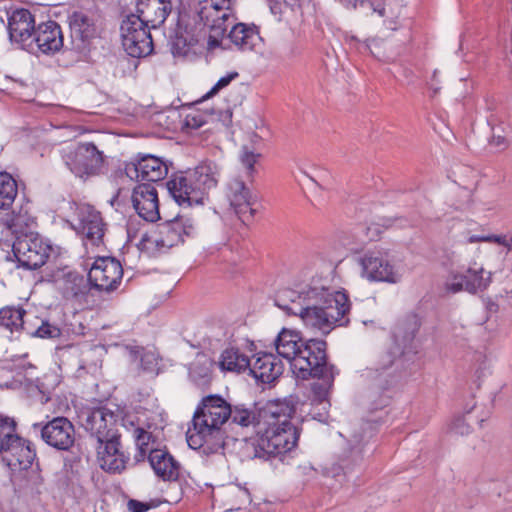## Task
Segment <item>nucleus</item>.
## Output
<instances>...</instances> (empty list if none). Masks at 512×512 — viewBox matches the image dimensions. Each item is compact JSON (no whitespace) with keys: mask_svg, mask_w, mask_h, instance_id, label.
<instances>
[{"mask_svg":"<svg viewBox=\"0 0 512 512\" xmlns=\"http://www.w3.org/2000/svg\"><path fill=\"white\" fill-rule=\"evenodd\" d=\"M97 458L101 469L111 474L122 473L130 461L129 453L124 450L120 438L99 445Z\"/></svg>","mask_w":512,"mask_h":512,"instance_id":"412c9836","label":"nucleus"},{"mask_svg":"<svg viewBox=\"0 0 512 512\" xmlns=\"http://www.w3.org/2000/svg\"><path fill=\"white\" fill-rule=\"evenodd\" d=\"M362 276L369 281L397 283L400 271L391 263L388 253L383 250L368 251L359 258Z\"/></svg>","mask_w":512,"mask_h":512,"instance_id":"9d476101","label":"nucleus"},{"mask_svg":"<svg viewBox=\"0 0 512 512\" xmlns=\"http://www.w3.org/2000/svg\"><path fill=\"white\" fill-rule=\"evenodd\" d=\"M100 416L102 417H105V416H113V412L108 410L107 408H101L98 410Z\"/></svg>","mask_w":512,"mask_h":512,"instance_id":"5fc2aeb1","label":"nucleus"},{"mask_svg":"<svg viewBox=\"0 0 512 512\" xmlns=\"http://www.w3.org/2000/svg\"><path fill=\"white\" fill-rule=\"evenodd\" d=\"M8 226L11 228L13 240L18 236L32 234L30 231L35 226V217L32 214L29 203L21 205L18 210L4 213Z\"/></svg>","mask_w":512,"mask_h":512,"instance_id":"2f4dec72","label":"nucleus"},{"mask_svg":"<svg viewBox=\"0 0 512 512\" xmlns=\"http://www.w3.org/2000/svg\"><path fill=\"white\" fill-rule=\"evenodd\" d=\"M378 236L377 228L368 227L367 228V238L368 240H374Z\"/></svg>","mask_w":512,"mask_h":512,"instance_id":"864d4df0","label":"nucleus"},{"mask_svg":"<svg viewBox=\"0 0 512 512\" xmlns=\"http://www.w3.org/2000/svg\"><path fill=\"white\" fill-rule=\"evenodd\" d=\"M274 345L278 355L290 362L291 369L298 378L305 380L324 375L327 360L324 340L304 341L299 332L283 328Z\"/></svg>","mask_w":512,"mask_h":512,"instance_id":"7ed1b4c3","label":"nucleus"},{"mask_svg":"<svg viewBox=\"0 0 512 512\" xmlns=\"http://www.w3.org/2000/svg\"><path fill=\"white\" fill-rule=\"evenodd\" d=\"M25 310L22 308L5 307L0 310V326L13 331H20L24 327Z\"/></svg>","mask_w":512,"mask_h":512,"instance_id":"e433bc0d","label":"nucleus"},{"mask_svg":"<svg viewBox=\"0 0 512 512\" xmlns=\"http://www.w3.org/2000/svg\"><path fill=\"white\" fill-rule=\"evenodd\" d=\"M132 205L137 214L148 222L160 219L158 193L151 184H140L133 189Z\"/></svg>","mask_w":512,"mask_h":512,"instance_id":"6ab92c4d","label":"nucleus"},{"mask_svg":"<svg viewBox=\"0 0 512 512\" xmlns=\"http://www.w3.org/2000/svg\"><path fill=\"white\" fill-rule=\"evenodd\" d=\"M492 282V273L474 262L464 273L451 271L445 280V290L450 293L462 291L477 294L485 291Z\"/></svg>","mask_w":512,"mask_h":512,"instance_id":"1a4fd4ad","label":"nucleus"},{"mask_svg":"<svg viewBox=\"0 0 512 512\" xmlns=\"http://www.w3.org/2000/svg\"><path fill=\"white\" fill-rule=\"evenodd\" d=\"M3 455V462L11 470H27L36 459V450L30 441L18 435V439L9 444Z\"/></svg>","mask_w":512,"mask_h":512,"instance_id":"5701e85b","label":"nucleus"},{"mask_svg":"<svg viewBox=\"0 0 512 512\" xmlns=\"http://www.w3.org/2000/svg\"><path fill=\"white\" fill-rule=\"evenodd\" d=\"M159 505L156 500L150 502H141L136 499H130L127 503V509L129 512H146L151 508H155Z\"/></svg>","mask_w":512,"mask_h":512,"instance_id":"a18cd8bd","label":"nucleus"},{"mask_svg":"<svg viewBox=\"0 0 512 512\" xmlns=\"http://www.w3.org/2000/svg\"><path fill=\"white\" fill-rule=\"evenodd\" d=\"M13 241L11 228L8 226L6 217L4 214H0V244H10Z\"/></svg>","mask_w":512,"mask_h":512,"instance_id":"09e8293b","label":"nucleus"},{"mask_svg":"<svg viewBox=\"0 0 512 512\" xmlns=\"http://www.w3.org/2000/svg\"><path fill=\"white\" fill-rule=\"evenodd\" d=\"M236 436L242 439L258 437V446L268 456L284 455L296 447L300 431L288 419L270 423L267 418H240Z\"/></svg>","mask_w":512,"mask_h":512,"instance_id":"20e7f679","label":"nucleus"},{"mask_svg":"<svg viewBox=\"0 0 512 512\" xmlns=\"http://www.w3.org/2000/svg\"><path fill=\"white\" fill-rule=\"evenodd\" d=\"M215 361L205 353H198L189 366V377L197 385L211 382Z\"/></svg>","mask_w":512,"mask_h":512,"instance_id":"473e14b6","label":"nucleus"},{"mask_svg":"<svg viewBox=\"0 0 512 512\" xmlns=\"http://www.w3.org/2000/svg\"><path fill=\"white\" fill-rule=\"evenodd\" d=\"M63 47V34L60 26L54 21H47L37 26L32 37V45L26 51L37 54H54Z\"/></svg>","mask_w":512,"mask_h":512,"instance_id":"dca6fc26","label":"nucleus"},{"mask_svg":"<svg viewBox=\"0 0 512 512\" xmlns=\"http://www.w3.org/2000/svg\"><path fill=\"white\" fill-rule=\"evenodd\" d=\"M197 185L190 173L175 175L168 182V190L179 205L192 206L203 203L202 196L195 197Z\"/></svg>","mask_w":512,"mask_h":512,"instance_id":"bb28decb","label":"nucleus"},{"mask_svg":"<svg viewBox=\"0 0 512 512\" xmlns=\"http://www.w3.org/2000/svg\"><path fill=\"white\" fill-rule=\"evenodd\" d=\"M192 180L197 185L195 197L202 196L205 199L209 190L215 188L220 178V169L213 162H204L198 165L193 171L189 172Z\"/></svg>","mask_w":512,"mask_h":512,"instance_id":"c85d7f7f","label":"nucleus"},{"mask_svg":"<svg viewBox=\"0 0 512 512\" xmlns=\"http://www.w3.org/2000/svg\"><path fill=\"white\" fill-rule=\"evenodd\" d=\"M357 424L363 432H353L349 434L351 441L355 443L354 446L350 447L344 452L343 456L339 460V468L344 474L352 472L356 467H359L363 463V446L361 442L366 438V429H372V421L364 418H359Z\"/></svg>","mask_w":512,"mask_h":512,"instance_id":"393cba45","label":"nucleus"},{"mask_svg":"<svg viewBox=\"0 0 512 512\" xmlns=\"http://www.w3.org/2000/svg\"><path fill=\"white\" fill-rule=\"evenodd\" d=\"M497 234H482V235H471L467 238V243H493L496 244Z\"/></svg>","mask_w":512,"mask_h":512,"instance_id":"8fccbe9b","label":"nucleus"},{"mask_svg":"<svg viewBox=\"0 0 512 512\" xmlns=\"http://www.w3.org/2000/svg\"><path fill=\"white\" fill-rule=\"evenodd\" d=\"M400 355V350L398 347H395L390 350L380 351L375 358L374 369L385 370L392 366L395 359Z\"/></svg>","mask_w":512,"mask_h":512,"instance_id":"79ce46f5","label":"nucleus"},{"mask_svg":"<svg viewBox=\"0 0 512 512\" xmlns=\"http://www.w3.org/2000/svg\"><path fill=\"white\" fill-rule=\"evenodd\" d=\"M234 4V0H194L190 10L179 15L174 47H190L206 38L210 48L218 47L236 20Z\"/></svg>","mask_w":512,"mask_h":512,"instance_id":"f03ea898","label":"nucleus"},{"mask_svg":"<svg viewBox=\"0 0 512 512\" xmlns=\"http://www.w3.org/2000/svg\"><path fill=\"white\" fill-rule=\"evenodd\" d=\"M277 300L283 310L299 316L306 327L324 335L349 323L351 303L347 293L331 289L320 280L313 279L299 290L284 289Z\"/></svg>","mask_w":512,"mask_h":512,"instance_id":"f257e3e1","label":"nucleus"},{"mask_svg":"<svg viewBox=\"0 0 512 512\" xmlns=\"http://www.w3.org/2000/svg\"><path fill=\"white\" fill-rule=\"evenodd\" d=\"M430 88L433 89L435 93L439 90L438 87H434L433 83L430 85Z\"/></svg>","mask_w":512,"mask_h":512,"instance_id":"4d7b16f0","label":"nucleus"},{"mask_svg":"<svg viewBox=\"0 0 512 512\" xmlns=\"http://www.w3.org/2000/svg\"><path fill=\"white\" fill-rule=\"evenodd\" d=\"M197 233L194 221L187 216H177L157 227L154 242L159 248H171L193 238Z\"/></svg>","mask_w":512,"mask_h":512,"instance_id":"9b49d317","label":"nucleus"},{"mask_svg":"<svg viewBox=\"0 0 512 512\" xmlns=\"http://www.w3.org/2000/svg\"><path fill=\"white\" fill-rule=\"evenodd\" d=\"M504 142H505V139H504V138H500V137H499V138H498V140H497V143H498V144H503Z\"/></svg>","mask_w":512,"mask_h":512,"instance_id":"13d9d810","label":"nucleus"},{"mask_svg":"<svg viewBox=\"0 0 512 512\" xmlns=\"http://www.w3.org/2000/svg\"><path fill=\"white\" fill-rule=\"evenodd\" d=\"M35 334L41 338H56L59 337L60 329L48 322H43L42 325L36 330Z\"/></svg>","mask_w":512,"mask_h":512,"instance_id":"49530a36","label":"nucleus"},{"mask_svg":"<svg viewBox=\"0 0 512 512\" xmlns=\"http://www.w3.org/2000/svg\"><path fill=\"white\" fill-rule=\"evenodd\" d=\"M239 77V73L236 71L229 72L227 75L221 77L217 83L211 88L208 95H215L223 88L227 87L233 80Z\"/></svg>","mask_w":512,"mask_h":512,"instance_id":"de8ad7c7","label":"nucleus"},{"mask_svg":"<svg viewBox=\"0 0 512 512\" xmlns=\"http://www.w3.org/2000/svg\"><path fill=\"white\" fill-rule=\"evenodd\" d=\"M218 365L222 371L240 373L248 369L250 360L238 349L227 348L221 353Z\"/></svg>","mask_w":512,"mask_h":512,"instance_id":"c9c22d12","label":"nucleus"},{"mask_svg":"<svg viewBox=\"0 0 512 512\" xmlns=\"http://www.w3.org/2000/svg\"><path fill=\"white\" fill-rule=\"evenodd\" d=\"M122 277V265L112 257L97 258L88 273L91 285L100 291L106 292L115 290L121 283Z\"/></svg>","mask_w":512,"mask_h":512,"instance_id":"f8f14e48","label":"nucleus"},{"mask_svg":"<svg viewBox=\"0 0 512 512\" xmlns=\"http://www.w3.org/2000/svg\"><path fill=\"white\" fill-rule=\"evenodd\" d=\"M61 155L67 168L80 178L97 175L104 166V155L93 143L68 145Z\"/></svg>","mask_w":512,"mask_h":512,"instance_id":"423d86ee","label":"nucleus"},{"mask_svg":"<svg viewBox=\"0 0 512 512\" xmlns=\"http://www.w3.org/2000/svg\"><path fill=\"white\" fill-rule=\"evenodd\" d=\"M82 426L95 437L99 445H105L108 441H114L121 437L117 429L115 418H84Z\"/></svg>","mask_w":512,"mask_h":512,"instance_id":"c756f323","label":"nucleus"},{"mask_svg":"<svg viewBox=\"0 0 512 512\" xmlns=\"http://www.w3.org/2000/svg\"><path fill=\"white\" fill-rule=\"evenodd\" d=\"M448 426L450 432L457 435H467L471 431V426L466 422V418H452Z\"/></svg>","mask_w":512,"mask_h":512,"instance_id":"c03bdc74","label":"nucleus"},{"mask_svg":"<svg viewBox=\"0 0 512 512\" xmlns=\"http://www.w3.org/2000/svg\"><path fill=\"white\" fill-rule=\"evenodd\" d=\"M319 420H320L322 423H324V424H329V422H328V418H324V419L319 418Z\"/></svg>","mask_w":512,"mask_h":512,"instance_id":"bf43d9fd","label":"nucleus"},{"mask_svg":"<svg viewBox=\"0 0 512 512\" xmlns=\"http://www.w3.org/2000/svg\"><path fill=\"white\" fill-rule=\"evenodd\" d=\"M148 461L155 474L162 480H178L180 476V464L167 450H151L148 455Z\"/></svg>","mask_w":512,"mask_h":512,"instance_id":"cd10ccee","label":"nucleus"},{"mask_svg":"<svg viewBox=\"0 0 512 512\" xmlns=\"http://www.w3.org/2000/svg\"><path fill=\"white\" fill-rule=\"evenodd\" d=\"M260 157L259 153H255L249 150L248 147H243L240 160L243 166L247 169L249 176H252L255 172L254 165L257 163Z\"/></svg>","mask_w":512,"mask_h":512,"instance_id":"37998d69","label":"nucleus"},{"mask_svg":"<svg viewBox=\"0 0 512 512\" xmlns=\"http://www.w3.org/2000/svg\"><path fill=\"white\" fill-rule=\"evenodd\" d=\"M12 252L19 267L35 270L46 263L51 248L38 235L25 234L12 242Z\"/></svg>","mask_w":512,"mask_h":512,"instance_id":"0eeeda50","label":"nucleus"},{"mask_svg":"<svg viewBox=\"0 0 512 512\" xmlns=\"http://www.w3.org/2000/svg\"><path fill=\"white\" fill-rule=\"evenodd\" d=\"M251 416H293L296 413V403L292 397L283 400L261 399L251 403Z\"/></svg>","mask_w":512,"mask_h":512,"instance_id":"7c9ffc66","label":"nucleus"},{"mask_svg":"<svg viewBox=\"0 0 512 512\" xmlns=\"http://www.w3.org/2000/svg\"><path fill=\"white\" fill-rule=\"evenodd\" d=\"M36 28L34 16L24 8L13 11L8 19L11 41L19 44L24 50L32 45V37Z\"/></svg>","mask_w":512,"mask_h":512,"instance_id":"aec40b11","label":"nucleus"},{"mask_svg":"<svg viewBox=\"0 0 512 512\" xmlns=\"http://www.w3.org/2000/svg\"><path fill=\"white\" fill-rule=\"evenodd\" d=\"M18 187L15 179L7 172H0V209L9 207L15 200Z\"/></svg>","mask_w":512,"mask_h":512,"instance_id":"4c0bfd02","label":"nucleus"},{"mask_svg":"<svg viewBox=\"0 0 512 512\" xmlns=\"http://www.w3.org/2000/svg\"><path fill=\"white\" fill-rule=\"evenodd\" d=\"M373 433L372 432H369V435H367V437H372Z\"/></svg>","mask_w":512,"mask_h":512,"instance_id":"680f3d73","label":"nucleus"},{"mask_svg":"<svg viewBox=\"0 0 512 512\" xmlns=\"http://www.w3.org/2000/svg\"><path fill=\"white\" fill-rule=\"evenodd\" d=\"M226 198L230 208L242 222L253 219L257 195L242 180L234 178L228 183Z\"/></svg>","mask_w":512,"mask_h":512,"instance_id":"4468645a","label":"nucleus"},{"mask_svg":"<svg viewBox=\"0 0 512 512\" xmlns=\"http://www.w3.org/2000/svg\"><path fill=\"white\" fill-rule=\"evenodd\" d=\"M317 416H321L324 413L329 412L330 402L325 397L320 398L314 403Z\"/></svg>","mask_w":512,"mask_h":512,"instance_id":"3c124183","label":"nucleus"},{"mask_svg":"<svg viewBox=\"0 0 512 512\" xmlns=\"http://www.w3.org/2000/svg\"><path fill=\"white\" fill-rule=\"evenodd\" d=\"M496 244L503 246L512 252V233L497 234Z\"/></svg>","mask_w":512,"mask_h":512,"instance_id":"603ef678","label":"nucleus"},{"mask_svg":"<svg viewBox=\"0 0 512 512\" xmlns=\"http://www.w3.org/2000/svg\"><path fill=\"white\" fill-rule=\"evenodd\" d=\"M72 33L81 40H88L97 34V22L95 18L85 12H74L70 18Z\"/></svg>","mask_w":512,"mask_h":512,"instance_id":"f704fd0d","label":"nucleus"},{"mask_svg":"<svg viewBox=\"0 0 512 512\" xmlns=\"http://www.w3.org/2000/svg\"><path fill=\"white\" fill-rule=\"evenodd\" d=\"M148 28L134 14L123 20L120 28L122 45L131 57H145L153 51V41Z\"/></svg>","mask_w":512,"mask_h":512,"instance_id":"6e6552de","label":"nucleus"},{"mask_svg":"<svg viewBox=\"0 0 512 512\" xmlns=\"http://www.w3.org/2000/svg\"><path fill=\"white\" fill-rule=\"evenodd\" d=\"M248 369L256 380L272 383L282 375L284 365L274 354L258 352L250 360Z\"/></svg>","mask_w":512,"mask_h":512,"instance_id":"4be33fe9","label":"nucleus"},{"mask_svg":"<svg viewBox=\"0 0 512 512\" xmlns=\"http://www.w3.org/2000/svg\"><path fill=\"white\" fill-rule=\"evenodd\" d=\"M187 52H188V50L184 49L183 51H180L179 53L186 54Z\"/></svg>","mask_w":512,"mask_h":512,"instance_id":"052dcab7","label":"nucleus"},{"mask_svg":"<svg viewBox=\"0 0 512 512\" xmlns=\"http://www.w3.org/2000/svg\"><path fill=\"white\" fill-rule=\"evenodd\" d=\"M136 17L141 19L144 25L156 28L166 20L171 12L170 0H138Z\"/></svg>","mask_w":512,"mask_h":512,"instance_id":"a878e982","label":"nucleus"},{"mask_svg":"<svg viewBox=\"0 0 512 512\" xmlns=\"http://www.w3.org/2000/svg\"><path fill=\"white\" fill-rule=\"evenodd\" d=\"M41 438L58 450H69L75 441V429L69 418H52L41 428Z\"/></svg>","mask_w":512,"mask_h":512,"instance_id":"f3484780","label":"nucleus"},{"mask_svg":"<svg viewBox=\"0 0 512 512\" xmlns=\"http://www.w3.org/2000/svg\"><path fill=\"white\" fill-rule=\"evenodd\" d=\"M136 441V452L133 456L134 465L143 462L152 449L149 448V442L152 438V434L143 428H136L134 431Z\"/></svg>","mask_w":512,"mask_h":512,"instance_id":"58836bf2","label":"nucleus"},{"mask_svg":"<svg viewBox=\"0 0 512 512\" xmlns=\"http://www.w3.org/2000/svg\"><path fill=\"white\" fill-rule=\"evenodd\" d=\"M77 217V229L84 237L85 246L98 247L102 244L105 225L98 211L88 204H74Z\"/></svg>","mask_w":512,"mask_h":512,"instance_id":"ddd939ff","label":"nucleus"},{"mask_svg":"<svg viewBox=\"0 0 512 512\" xmlns=\"http://www.w3.org/2000/svg\"><path fill=\"white\" fill-rule=\"evenodd\" d=\"M240 418H191L186 431V441L191 449H203L206 455L224 449L226 439H237Z\"/></svg>","mask_w":512,"mask_h":512,"instance_id":"39448f33","label":"nucleus"},{"mask_svg":"<svg viewBox=\"0 0 512 512\" xmlns=\"http://www.w3.org/2000/svg\"><path fill=\"white\" fill-rule=\"evenodd\" d=\"M134 360L140 358L141 367L145 371H154L158 365V355L153 351H146L143 348L131 350Z\"/></svg>","mask_w":512,"mask_h":512,"instance_id":"a19ab883","label":"nucleus"},{"mask_svg":"<svg viewBox=\"0 0 512 512\" xmlns=\"http://www.w3.org/2000/svg\"><path fill=\"white\" fill-rule=\"evenodd\" d=\"M432 80L438 82L437 81V71H434Z\"/></svg>","mask_w":512,"mask_h":512,"instance_id":"6e6d98bb","label":"nucleus"},{"mask_svg":"<svg viewBox=\"0 0 512 512\" xmlns=\"http://www.w3.org/2000/svg\"><path fill=\"white\" fill-rule=\"evenodd\" d=\"M18 439L17 423L14 418H0V454H3L9 444Z\"/></svg>","mask_w":512,"mask_h":512,"instance_id":"ea45409f","label":"nucleus"},{"mask_svg":"<svg viewBox=\"0 0 512 512\" xmlns=\"http://www.w3.org/2000/svg\"><path fill=\"white\" fill-rule=\"evenodd\" d=\"M126 175L137 181L157 182L168 174L167 164L154 155H143L125 166Z\"/></svg>","mask_w":512,"mask_h":512,"instance_id":"2eb2a0df","label":"nucleus"},{"mask_svg":"<svg viewBox=\"0 0 512 512\" xmlns=\"http://www.w3.org/2000/svg\"><path fill=\"white\" fill-rule=\"evenodd\" d=\"M251 412H253V409L250 404L238 403L231 405L222 396L212 394L202 398L193 416H231L233 413L241 416H251Z\"/></svg>","mask_w":512,"mask_h":512,"instance_id":"a211bd4d","label":"nucleus"},{"mask_svg":"<svg viewBox=\"0 0 512 512\" xmlns=\"http://www.w3.org/2000/svg\"><path fill=\"white\" fill-rule=\"evenodd\" d=\"M47 280L67 299L78 297L86 287L83 276L67 266L51 271L47 275Z\"/></svg>","mask_w":512,"mask_h":512,"instance_id":"b1692460","label":"nucleus"},{"mask_svg":"<svg viewBox=\"0 0 512 512\" xmlns=\"http://www.w3.org/2000/svg\"><path fill=\"white\" fill-rule=\"evenodd\" d=\"M228 37L238 49L243 51L252 50L259 40L256 28L244 23L233 25Z\"/></svg>","mask_w":512,"mask_h":512,"instance_id":"72a5a7b5","label":"nucleus"}]
</instances>
